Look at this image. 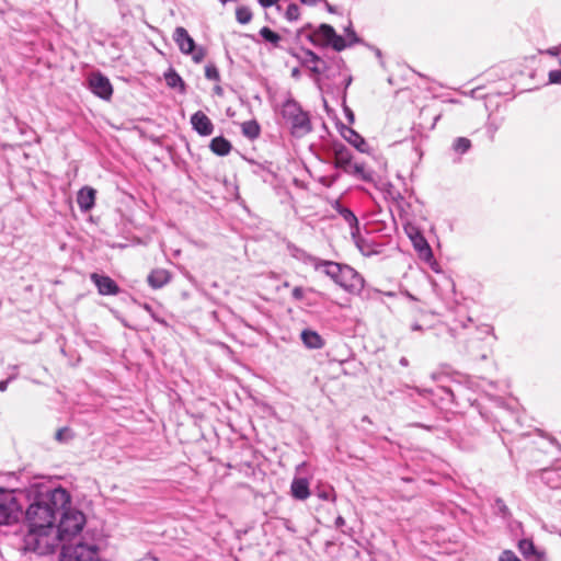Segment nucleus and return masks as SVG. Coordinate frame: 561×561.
I'll use <instances>...</instances> for the list:
<instances>
[{"label": "nucleus", "instance_id": "f3484780", "mask_svg": "<svg viewBox=\"0 0 561 561\" xmlns=\"http://www.w3.org/2000/svg\"><path fill=\"white\" fill-rule=\"evenodd\" d=\"M290 255L296 259L297 261L302 262L306 265L312 266L314 270H320V260L319 257H316L305 251L304 249H300L296 245H289L288 247Z\"/></svg>", "mask_w": 561, "mask_h": 561}, {"label": "nucleus", "instance_id": "c85d7f7f", "mask_svg": "<svg viewBox=\"0 0 561 561\" xmlns=\"http://www.w3.org/2000/svg\"><path fill=\"white\" fill-rule=\"evenodd\" d=\"M355 245L357 247V249L359 250V252L365 255V256H370L375 253H377L374 249H373V245L370 244V242L366 239H364L363 237H360V234H355V236H351Z\"/></svg>", "mask_w": 561, "mask_h": 561}, {"label": "nucleus", "instance_id": "dca6fc26", "mask_svg": "<svg viewBox=\"0 0 561 561\" xmlns=\"http://www.w3.org/2000/svg\"><path fill=\"white\" fill-rule=\"evenodd\" d=\"M333 208L344 219L351 228V236L358 234L359 222L355 214L347 207L343 206L339 201L335 202Z\"/></svg>", "mask_w": 561, "mask_h": 561}, {"label": "nucleus", "instance_id": "3c124183", "mask_svg": "<svg viewBox=\"0 0 561 561\" xmlns=\"http://www.w3.org/2000/svg\"><path fill=\"white\" fill-rule=\"evenodd\" d=\"M345 525V519L342 517V516H337L336 519H335V526L337 528L342 527Z\"/></svg>", "mask_w": 561, "mask_h": 561}, {"label": "nucleus", "instance_id": "ea45409f", "mask_svg": "<svg viewBox=\"0 0 561 561\" xmlns=\"http://www.w3.org/2000/svg\"><path fill=\"white\" fill-rule=\"evenodd\" d=\"M549 83L561 84V69L550 70L548 73Z\"/></svg>", "mask_w": 561, "mask_h": 561}, {"label": "nucleus", "instance_id": "864d4df0", "mask_svg": "<svg viewBox=\"0 0 561 561\" xmlns=\"http://www.w3.org/2000/svg\"><path fill=\"white\" fill-rule=\"evenodd\" d=\"M400 365L403 366V367H407L409 366V360L407 357H401L400 360H399Z\"/></svg>", "mask_w": 561, "mask_h": 561}, {"label": "nucleus", "instance_id": "58836bf2", "mask_svg": "<svg viewBox=\"0 0 561 561\" xmlns=\"http://www.w3.org/2000/svg\"><path fill=\"white\" fill-rule=\"evenodd\" d=\"M499 561H522V560L512 550H504L500 554Z\"/></svg>", "mask_w": 561, "mask_h": 561}, {"label": "nucleus", "instance_id": "72a5a7b5", "mask_svg": "<svg viewBox=\"0 0 561 561\" xmlns=\"http://www.w3.org/2000/svg\"><path fill=\"white\" fill-rule=\"evenodd\" d=\"M346 37V44L347 47H351L355 44L360 43V38L357 36L356 32L353 28L352 22L348 23V25L344 28Z\"/></svg>", "mask_w": 561, "mask_h": 561}, {"label": "nucleus", "instance_id": "b1692460", "mask_svg": "<svg viewBox=\"0 0 561 561\" xmlns=\"http://www.w3.org/2000/svg\"><path fill=\"white\" fill-rule=\"evenodd\" d=\"M541 480L551 489H561V467L543 469Z\"/></svg>", "mask_w": 561, "mask_h": 561}, {"label": "nucleus", "instance_id": "f8f14e48", "mask_svg": "<svg viewBox=\"0 0 561 561\" xmlns=\"http://www.w3.org/2000/svg\"><path fill=\"white\" fill-rule=\"evenodd\" d=\"M173 39L182 54H193L196 44L193 37L186 31V28H184L183 26L175 27L173 32Z\"/></svg>", "mask_w": 561, "mask_h": 561}, {"label": "nucleus", "instance_id": "a878e982", "mask_svg": "<svg viewBox=\"0 0 561 561\" xmlns=\"http://www.w3.org/2000/svg\"><path fill=\"white\" fill-rule=\"evenodd\" d=\"M209 148L217 156L224 157L231 151L232 146L225 137L218 136L211 139Z\"/></svg>", "mask_w": 561, "mask_h": 561}, {"label": "nucleus", "instance_id": "6e6552de", "mask_svg": "<svg viewBox=\"0 0 561 561\" xmlns=\"http://www.w3.org/2000/svg\"><path fill=\"white\" fill-rule=\"evenodd\" d=\"M16 501L12 492L0 488V526L15 519Z\"/></svg>", "mask_w": 561, "mask_h": 561}, {"label": "nucleus", "instance_id": "680f3d73", "mask_svg": "<svg viewBox=\"0 0 561 561\" xmlns=\"http://www.w3.org/2000/svg\"><path fill=\"white\" fill-rule=\"evenodd\" d=\"M376 56L380 57L381 56V51L379 49H377L376 51Z\"/></svg>", "mask_w": 561, "mask_h": 561}, {"label": "nucleus", "instance_id": "f03ea898", "mask_svg": "<svg viewBox=\"0 0 561 561\" xmlns=\"http://www.w3.org/2000/svg\"><path fill=\"white\" fill-rule=\"evenodd\" d=\"M277 113L279 125L287 128L293 137L301 138L312 131L309 112L305 111L290 93L279 104Z\"/></svg>", "mask_w": 561, "mask_h": 561}, {"label": "nucleus", "instance_id": "a19ab883", "mask_svg": "<svg viewBox=\"0 0 561 561\" xmlns=\"http://www.w3.org/2000/svg\"><path fill=\"white\" fill-rule=\"evenodd\" d=\"M495 508L503 517H506L510 514L508 508L502 499L495 500Z\"/></svg>", "mask_w": 561, "mask_h": 561}, {"label": "nucleus", "instance_id": "20e7f679", "mask_svg": "<svg viewBox=\"0 0 561 561\" xmlns=\"http://www.w3.org/2000/svg\"><path fill=\"white\" fill-rule=\"evenodd\" d=\"M60 561H101L99 547L94 542L77 541L64 543Z\"/></svg>", "mask_w": 561, "mask_h": 561}, {"label": "nucleus", "instance_id": "49530a36", "mask_svg": "<svg viewBox=\"0 0 561 561\" xmlns=\"http://www.w3.org/2000/svg\"><path fill=\"white\" fill-rule=\"evenodd\" d=\"M480 335H489L491 334L492 332V327L488 325V324H483L482 327H480L478 329Z\"/></svg>", "mask_w": 561, "mask_h": 561}, {"label": "nucleus", "instance_id": "423d86ee", "mask_svg": "<svg viewBox=\"0 0 561 561\" xmlns=\"http://www.w3.org/2000/svg\"><path fill=\"white\" fill-rule=\"evenodd\" d=\"M409 237L419 257L427 263L433 271L437 272L438 270L435 267L437 262L435 261L432 248L424 236L419 230L413 229V231L409 232Z\"/></svg>", "mask_w": 561, "mask_h": 561}, {"label": "nucleus", "instance_id": "052dcab7", "mask_svg": "<svg viewBox=\"0 0 561 561\" xmlns=\"http://www.w3.org/2000/svg\"><path fill=\"white\" fill-rule=\"evenodd\" d=\"M215 92L220 95L222 93V89L220 87H216Z\"/></svg>", "mask_w": 561, "mask_h": 561}, {"label": "nucleus", "instance_id": "6ab92c4d", "mask_svg": "<svg viewBox=\"0 0 561 561\" xmlns=\"http://www.w3.org/2000/svg\"><path fill=\"white\" fill-rule=\"evenodd\" d=\"M171 279V274L164 268H156L148 275V284L154 289L162 288Z\"/></svg>", "mask_w": 561, "mask_h": 561}, {"label": "nucleus", "instance_id": "9b49d317", "mask_svg": "<svg viewBox=\"0 0 561 561\" xmlns=\"http://www.w3.org/2000/svg\"><path fill=\"white\" fill-rule=\"evenodd\" d=\"M334 167L342 170L344 173L347 169L352 168L353 154L352 151L342 142L333 145Z\"/></svg>", "mask_w": 561, "mask_h": 561}, {"label": "nucleus", "instance_id": "de8ad7c7", "mask_svg": "<svg viewBox=\"0 0 561 561\" xmlns=\"http://www.w3.org/2000/svg\"><path fill=\"white\" fill-rule=\"evenodd\" d=\"M263 8H270L278 2V0H257Z\"/></svg>", "mask_w": 561, "mask_h": 561}, {"label": "nucleus", "instance_id": "79ce46f5", "mask_svg": "<svg viewBox=\"0 0 561 561\" xmlns=\"http://www.w3.org/2000/svg\"><path fill=\"white\" fill-rule=\"evenodd\" d=\"M192 55V59L195 61V62H201L204 58H205V49L203 47H198L194 49L193 54Z\"/></svg>", "mask_w": 561, "mask_h": 561}, {"label": "nucleus", "instance_id": "39448f33", "mask_svg": "<svg viewBox=\"0 0 561 561\" xmlns=\"http://www.w3.org/2000/svg\"><path fill=\"white\" fill-rule=\"evenodd\" d=\"M308 38L313 45L332 47L335 51L347 48L346 39L339 35L330 24H320Z\"/></svg>", "mask_w": 561, "mask_h": 561}, {"label": "nucleus", "instance_id": "1a4fd4ad", "mask_svg": "<svg viewBox=\"0 0 561 561\" xmlns=\"http://www.w3.org/2000/svg\"><path fill=\"white\" fill-rule=\"evenodd\" d=\"M89 88L93 94L103 100H110L113 94V87L108 78L101 72L91 75L89 79Z\"/></svg>", "mask_w": 561, "mask_h": 561}, {"label": "nucleus", "instance_id": "9d476101", "mask_svg": "<svg viewBox=\"0 0 561 561\" xmlns=\"http://www.w3.org/2000/svg\"><path fill=\"white\" fill-rule=\"evenodd\" d=\"M90 279L96 286L100 295L115 296L119 293L118 285L110 276L92 273Z\"/></svg>", "mask_w": 561, "mask_h": 561}, {"label": "nucleus", "instance_id": "5701e85b", "mask_svg": "<svg viewBox=\"0 0 561 561\" xmlns=\"http://www.w3.org/2000/svg\"><path fill=\"white\" fill-rule=\"evenodd\" d=\"M346 174H350L364 182L374 181V171L367 168L365 163L354 162L352 168L347 169Z\"/></svg>", "mask_w": 561, "mask_h": 561}, {"label": "nucleus", "instance_id": "2f4dec72", "mask_svg": "<svg viewBox=\"0 0 561 561\" xmlns=\"http://www.w3.org/2000/svg\"><path fill=\"white\" fill-rule=\"evenodd\" d=\"M260 36L265 41L271 43L274 47H277L282 37L276 32L272 31L270 27L264 26L260 30Z\"/></svg>", "mask_w": 561, "mask_h": 561}, {"label": "nucleus", "instance_id": "09e8293b", "mask_svg": "<svg viewBox=\"0 0 561 561\" xmlns=\"http://www.w3.org/2000/svg\"><path fill=\"white\" fill-rule=\"evenodd\" d=\"M13 377H9L4 380H1L0 381V391L1 392H4L9 386V383L12 381Z\"/></svg>", "mask_w": 561, "mask_h": 561}, {"label": "nucleus", "instance_id": "4d7b16f0", "mask_svg": "<svg viewBox=\"0 0 561 561\" xmlns=\"http://www.w3.org/2000/svg\"><path fill=\"white\" fill-rule=\"evenodd\" d=\"M411 329H412L413 331H419V330H422V327H421L419 323H414V324L411 327Z\"/></svg>", "mask_w": 561, "mask_h": 561}, {"label": "nucleus", "instance_id": "4be33fe9", "mask_svg": "<svg viewBox=\"0 0 561 561\" xmlns=\"http://www.w3.org/2000/svg\"><path fill=\"white\" fill-rule=\"evenodd\" d=\"M466 353L473 359H485L488 355L482 342V337L478 336L469 340L468 345L466 346Z\"/></svg>", "mask_w": 561, "mask_h": 561}, {"label": "nucleus", "instance_id": "e433bc0d", "mask_svg": "<svg viewBox=\"0 0 561 561\" xmlns=\"http://www.w3.org/2000/svg\"><path fill=\"white\" fill-rule=\"evenodd\" d=\"M500 126H501V121H496L491 117L489 118V121L486 123V131L491 139L494 138V135L497 131V129L500 128Z\"/></svg>", "mask_w": 561, "mask_h": 561}, {"label": "nucleus", "instance_id": "4468645a", "mask_svg": "<svg viewBox=\"0 0 561 561\" xmlns=\"http://www.w3.org/2000/svg\"><path fill=\"white\" fill-rule=\"evenodd\" d=\"M304 55L302 64L308 66L313 75L319 76L324 73L327 70V62L324 60L311 49H304Z\"/></svg>", "mask_w": 561, "mask_h": 561}, {"label": "nucleus", "instance_id": "37998d69", "mask_svg": "<svg viewBox=\"0 0 561 561\" xmlns=\"http://www.w3.org/2000/svg\"><path fill=\"white\" fill-rule=\"evenodd\" d=\"M291 297L295 299V300H302L304 297H305V290L302 287L300 286H297L293 289L291 291Z\"/></svg>", "mask_w": 561, "mask_h": 561}, {"label": "nucleus", "instance_id": "473e14b6", "mask_svg": "<svg viewBox=\"0 0 561 561\" xmlns=\"http://www.w3.org/2000/svg\"><path fill=\"white\" fill-rule=\"evenodd\" d=\"M236 19L240 24H248L252 20V11L248 7H238Z\"/></svg>", "mask_w": 561, "mask_h": 561}, {"label": "nucleus", "instance_id": "7ed1b4c3", "mask_svg": "<svg viewBox=\"0 0 561 561\" xmlns=\"http://www.w3.org/2000/svg\"><path fill=\"white\" fill-rule=\"evenodd\" d=\"M85 525V516L79 510L71 507V504L66 506L61 512L58 525L55 527L54 537L55 541H67L78 535Z\"/></svg>", "mask_w": 561, "mask_h": 561}, {"label": "nucleus", "instance_id": "e2e57ef3", "mask_svg": "<svg viewBox=\"0 0 561 561\" xmlns=\"http://www.w3.org/2000/svg\"><path fill=\"white\" fill-rule=\"evenodd\" d=\"M559 64H560V66H561V58L559 59Z\"/></svg>", "mask_w": 561, "mask_h": 561}, {"label": "nucleus", "instance_id": "5fc2aeb1", "mask_svg": "<svg viewBox=\"0 0 561 561\" xmlns=\"http://www.w3.org/2000/svg\"><path fill=\"white\" fill-rule=\"evenodd\" d=\"M319 496H320L321 499H324V500H331V499H333V497L331 496V493H330V492H323V493H321Z\"/></svg>", "mask_w": 561, "mask_h": 561}, {"label": "nucleus", "instance_id": "bb28decb", "mask_svg": "<svg viewBox=\"0 0 561 561\" xmlns=\"http://www.w3.org/2000/svg\"><path fill=\"white\" fill-rule=\"evenodd\" d=\"M164 80L169 88L179 89L181 92L185 91V82L173 68L168 69L164 73Z\"/></svg>", "mask_w": 561, "mask_h": 561}, {"label": "nucleus", "instance_id": "c03bdc74", "mask_svg": "<svg viewBox=\"0 0 561 561\" xmlns=\"http://www.w3.org/2000/svg\"><path fill=\"white\" fill-rule=\"evenodd\" d=\"M439 391L444 393L443 399L453 402L454 401V392L448 388H439Z\"/></svg>", "mask_w": 561, "mask_h": 561}, {"label": "nucleus", "instance_id": "f257e3e1", "mask_svg": "<svg viewBox=\"0 0 561 561\" xmlns=\"http://www.w3.org/2000/svg\"><path fill=\"white\" fill-rule=\"evenodd\" d=\"M69 492L61 488H55L41 492L26 511L30 530L25 536V546L38 554L50 552L55 548V533L57 517L66 506L70 505Z\"/></svg>", "mask_w": 561, "mask_h": 561}, {"label": "nucleus", "instance_id": "c9c22d12", "mask_svg": "<svg viewBox=\"0 0 561 561\" xmlns=\"http://www.w3.org/2000/svg\"><path fill=\"white\" fill-rule=\"evenodd\" d=\"M300 15L299 7L295 3H290L285 12V16L288 21H296Z\"/></svg>", "mask_w": 561, "mask_h": 561}, {"label": "nucleus", "instance_id": "c756f323", "mask_svg": "<svg viewBox=\"0 0 561 561\" xmlns=\"http://www.w3.org/2000/svg\"><path fill=\"white\" fill-rule=\"evenodd\" d=\"M518 549L525 558H528L529 556H536L538 559L541 558V554L537 552L536 547L530 539H520L518 541Z\"/></svg>", "mask_w": 561, "mask_h": 561}, {"label": "nucleus", "instance_id": "412c9836", "mask_svg": "<svg viewBox=\"0 0 561 561\" xmlns=\"http://www.w3.org/2000/svg\"><path fill=\"white\" fill-rule=\"evenodd\" d=\"M343 138L348 141L351 145H353L358 151L366 152L367 151V144L365 139L353 128L351 127H344L341 131Z\"/></svg>", "mask_w": 561, "mask_h": 561}, {"label": "nucleus", "instance_id": "2eb2a0df", "mask_svg": "<svg viewBox=\"0 0 561 561\" xmlns=\"http://www.w3.org/2000/svg\"><path fill=\"white\" fill-rule=\"evenodd\" d=\"M96 191L92 187H82L77 195V204L81 211L87 213L94 207Z\"/></svg>", "mask_w": 561, "mask_h": 561}, {"label": "nucleus", "instance_id": "13d9d810", "mask_svg": "<svg viewBox=\"0 0 561 561\" xmlns=\"http://www.w3.org/2000/svg\"><path fill=\"white\" fill-rule=\"evenodd\" d=\"M291 76L293 77H298L299 76V69L298 68H294L293 71H291Z\"/></svg>", "mask_w": 561, "mask_h": 561}, {"label": "nucleus", "instance_id": "bf43d9fd", "mask_svg": "<svg viewBox=\"0 0 561 561\" xmlns=\"http://www.w3.org/2000/svg\"><path fill=\"white\" fill-rule=\"evenodd\" d=\"M351 82H352V77H348V78L346 79V82H345V89H347V88H348V85L351 84Z\"/></svg>", "mask_w": 561, "mask_h": 561}, {"label": "nucleus", "instance_id": "cd10ccee", "mask_svg": "<svg viewBox=\"0 0 561 561\" xmlns=\"http://www.w3.org/2000/svg\"><path fill=\"white\" fill-rule=\"evenodd\" d=\"M242 134L247 138L253 140L260 136L261 127L256 121H248L241 125Z\"/></svg>", "mask_w": 561, "mask_h": 561}, {"label": "nucleus", "instance_id": "a18cd8bd", "mask_svg": "<svg viewBox=\"0 0 561 561\" xmlns=\"http://www.w3.org/2000/svg\"><path fill=\"white\" fill-rule=\"evenodd\" d=\"M344 113H345V116H346L348 123L353 124L354 121H355V116H354L353 111L350 107L345 106L344 107Z\"/></svg>", "mask_w": 561, "mask_h": 561}, {"label": "nucleus", "instance_id": "8fccbe9b", "mask_svg": "<svg viewBox=\"0 0 561 561\" xmlns=\"http://www.w3.org/2000/svg\"><path fill=\"white\" fill-rule=\"evenodd\" d=\"M561 51V46L559 47H551L547 50V53L551 56H558Z\"/></svg>", "mask_w": 561, "mask_h": 561}, {"label": "nucleus", "instance_id": "6e6d98bb", "mask_svg": "<svg viewBox=\"0 0 561 561\" xmlns=\"http://www.w3.org/2000/svg\"><path fill=\"white\" fill-rule=\"evenodd\" d=\"M304 4L312 5L316 4L319 0H299Z\"/></svg>", "mask_w": 561, "mask_h": 561}, {"label": "nucleus", "instance_id": "393cba45", "mask_svg": "<svg viewBox=\"0 0 561 561\" xmlns=\"http://www.w3.org/2000/svg\"><path fill=\"white\" fill-rule=\"evenodd\" d=\"M300 336L305 346L310 350H318L324 345L321 335L313 330L306 329L301 332Z\"/></svg>", "mask_w": 561, "mask_h": 561}, {"label": "nucleus", "instance_id": "603ef678", "mask_svg": "<svg viewBox=\"0 0 561 561\" xmlns=\"http://www.w3.org/2000/svg\"><path fill=\"white\" fill-rule=\"evenodd\" d=\"M325 7H327V10L330 12V13H335L336 12V8L331 5L330 3L325 2Z\"/></svg>", "mask_w": 561, "mask_h": 561}, {"label": "nucleus", "instance_id": "a211bd4d", "mask_svg": "<svg viewBox=\"0 0 561 561\" xmlns=\"http://www.w3.org/2000/svg\"><path fill=\"white\" fill-rule=\"evenodd\" d=\"M290 494L296 500H307L310 496L309 481L306 478H294L290 484Z\"/></svg>", "mask_w": 561, "mask_h": 561}, {"label": "nucleus", "instance_id": "f704fd0d", "mask_svg": "<svg viewBox=\"0 0 561 561\" xmlns=\"http://www.w3.org/2000/svg\"><path fill=\"white\" fill-rule=\"evenodd\" d=\"M205 77L211 81H219L220 75L215 64H208L205 67Z\"/></svg>", "mask_w": 561, "mask_h": 561}, {"label": "nucleus", "instance_id": "ddd939ff", "mask_svg": "<svg viewBox=\"0 0 561 561\" xmlns=\"http://www.w3.org/2000/svg\"><path fill=\"white\" fill-rule=\"evenodd\" d=\"M191 124L193 129L201 136H210L214 133V124L202 111H197L191 116Z\"/></svg>", "mask_w": 561, "mask_h": 561}, {"label": "nucleus", "instance_id": "7c9ffc66", "mask_svg": "<svg viewBox=\"0 0 561 561\" xmlns=\"http://www.w3.org/2000/svg\"><path fill=\"white\" fill-rule=\"evenodd\" d=\"M471 148L470 139L466 137H457L451 145V149L455 153L462 156L467 153Z\"/></svg>", "mask_w": 561, "mask_h": 561}, {"label": "nucleus", "instance_id": "4c0bfd02", "mask_svg": "<svg viewBox=\"0 0 561 561\" xmlns=\"http://www.w3.org/2000/svg\"><path fill=\"white\" fill-rule=\"evenodd\" d=\"M55 437L59 442H67L68 439H70L72 437V432L68 427H62L56 432Z\"/></svg>", "mask_w": 561, "mask_h": 561}, {"label": "nucleus", "instance_id": "aec40b11", "mask_svg": "<svg viewBox=\"0 0 561 561\" xmlns=\"http://www.w3.org/2000/svg\"><path fill=\"white\" fill-rule=\"evenodd\" d=\"M320 270L322 268L324 274L339 285L341 279L340 275L342 274L345 264L327 260H320Z\"/></svg>", "mask_w": 561, "mask_h": 561}, {"label": "nucleus", "instance_id": "0eeeda50", "mask_svg": "<svg viewBox=\"0 0 561 561\" xmlns=\"http://www.w3.org/2000/svg\"><path fill=\"white\" fill-rule=\"evenodd\" d=\"M340 276L341 279L339 282V286L344 288L346 291L352 294H359L363 290L365 280L363 276L352 266L345 264Z\"/></svg>", "mask_w": 561, "mask_h": 561}]
</instances>
